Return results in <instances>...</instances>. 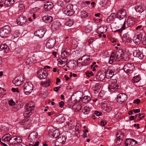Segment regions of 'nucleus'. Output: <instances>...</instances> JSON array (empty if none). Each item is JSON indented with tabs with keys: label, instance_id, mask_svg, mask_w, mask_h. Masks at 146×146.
I'll return each instance as SVG.
<instances>
[{
	"label": "nucleus",
	"instance_id": "obj_1",
	"mask_svg": "<svg viewBox=\"0 0 146 146\" xmlns=\"http://www.w3.org/2000/svg\"><path fill=\"white\" fill-rule=\"evenodd\" d=\"M90 62L89 56L84 55L81 58V59H79L78 60L77 64L79 66H86L89 65Z\"/></svg>",
	"mask_w": 146,
	"mask_h": 146
},
{
	"label": "nucleus",
	"instance_id": "obj_2",
	"mask_svg": "<svg viewBox=\"0 0 146 146\" xmlns=\"http://www.w3.org/2000/svg\"><path fill=\"white\" fill-rule=\"evenodd\" d=\"M11 32V28L9 25L4 26L0 29V36L2 38H5Z\"/></svg>",
	"mask_w": 146,
	"mask_h": 146
},
{
	"label": "nucleus",
	"instance_id": "obj_3",
	"mask_svg": "<svg viewBox=\"0 0 146 146\" xmlns=\"http://www.w3.org/2000/svg\"><path fill=\"white\" fill-rule=\"evenodd\" d=\"M123 69L124 71L128 75L130 76L135 70V67L133 64L128 63L124 66Z\"/></svg>",
	"mask_w": 146,
	"mask_h": 146
},
{
	"label": "nucleus",
	"instance_id": "obj_4",
	"mask_svg": "<svg viewBox=\"0 0 146 146\" xmlns=\"http://www.w3.org/2000/svg\"><path fill=\"white\" fill-rule=\"evenodd\" d=\"M73 7V5L69 4L66 6V8H63L62 11L64 14L68 16H71L74 13Z\"/></svg>",
	"mask_w": 146,
	"mask_h": 146
},
{
	"label": "nucleus",
	"instance_id": "obj_5",
	"mask_svg": "<svg viewBox=\"0 0 146 146\" xmlns=\"http://www.w3.org/2000/svg\"><path fill=\"white\" fill-rule=\"evenodd\" d=\"M110 84L108 86V89L110 92H114L118 89V85L117 84V80L116 79H110Z\"/></svg>",
	"mask_w": 146,
	"mask_h": 146
},
{
	"label": "nucleus",
	"instance_id": "obj_6",
	"mask_svg": "<svg viewBox=\"0 0 146 146\" xmlns=\"http://www.w3.org/2000/svg\"><path fill=\"white\" fill-rule=\"evenodd\" d=\"M116 138L115 140V145H120L122 143L124 134L123 133L120 131L117 132L116 135Z\"/></svg>",
	"mask_w": 146,
	"mask_h": 146
},
{
	"label": "nucleus",
	"instance_id": "obj_7",
	"mask_svg": "<svg viewBox=\"0 0 146 146\" xmlns=\"http://www.w3.org/2000/svg\"><path fill=\"white\" fill-rule=\"evenodd\" d=\"M26 110L24 113L25 116H29L31 115V111L34 110V107L32 105L31 102L27 104L25 106Z\"/></svg>",
	"mask_w": 146,
	"mask_h": 146
},
{
	"label": "nucleus",
	"instance_id": "obj_8",
	"mask_svg": "<svg viewBox=\"0 0 146 146\" xmlns=\"http://www.w3.org/2000/svg\"><path fill=\"white\" fill-rule=\"evenodd\" d=\"M23 90L26 94L30 93L33 89V85L31 83L27 82L23 86Z\"/></svg>",
	"mask_w": 146,
	"mask_h": 146
},
{
	"label": "nucleus",
	"instance_id": "obj_9",
	"mask_svg": "<svg viewBox=\"0 0 146 146\" xmlns=\"http://www.w3.org/2000/svg\"><path fill=\"white\" fill-rule=\"evenodd\" d=\"M66 138L62 135H60L56 139L55 143V146H61L65 142Z\"/></svg>",
	"mask_w": 146,
	"mask_h": 146
},
{
	"label": "nucleus",
	"instance_id": "obj_10",
	"mask_svg": "<svg viewBox=\"0 0 146 146\" xmlns=\"http://www.w3.org/2000/svg\"><path fill=\"white\" fill-rule=\"evenodd\" d=\"M127 99V96L124 94H119L117 96V102L121 104L125 103Z\"/></svg>",
	"mask_w": 146,
	"mask_h": 146
},
{
	"label": "nucleus",
	"instance_id": "obj_11",
	"mask_svg": "<svg viewBox=\"0 0 146 146\" xmlns=\"http://www.w3.org/2000/svg\"><path fill=\"white\" fill-rule=\"evenodd\" d=\"M25 81L23 76H18L15 77L12 81V82L16 86H18L21 84L22 83Z\"/></svg>",
	"mask_w": 146,
	"mask_h": 146
},
{
	"label": "nucleus",
	"instance_id": "obj_12",
	"mask_svg": "<svg viewBox=\"0 0 146 146\" xmlns=\"http://www.w3.org/2000/svg\"><path fill=\"white\" fill-rule=\"evenodd\" d=\"M48 75V73L43 69L39 70L37 72V76L40 79H44Z\"/></svg>",
	"mask_w": 146,
	"mask_h": 146
},
{
	"label": "nucleus",
	"instance_id": "obj_13",
	"mask_svg": "<svg viewBox=\"0 0 146 146\" xmlns=\"http://www.w3.org/2000/svg\"><path fill=\"white\" fill-rule=\"evenodd\" d=\"M119 20L117 22L118 24L121 25V28L115 31V32H119L121 33L125 28L126 19H118Z\"/></svg>",
	"mask_w": 146,
	"mask_h": 146
},
{
	"label": "nucleus",
	"instance_id": "obj_14",
	"mask_svg": "<svg viewBox=\"0 0 146 146\" xmlns=\"http://www.w3.org/2000/svg\"><path fill=\"white\" fill-rule=\"evenodd\" d=\"M137 142L132 139H126L125 141V146H137Z\"/></svg>",
	"mask_w": 146,
	"mask_h": 146
},
{
	"label": "nucleus",
	"instance_id": "obj_15",
	"mask_svg": "<svg viewBox=\"0 0 146 146\" xmlns=\"http://www.w3.org/2000/svg\"><path fill=\"white\" fill-rule=\"evenodd\" d=\"M61 25V24L59 20H55L52 24L51 29L53 31H55L60 27Z\"/></svg>",
	"mask_w": 146,
	"mask_h": 146
},
{
	"label": "nucleus",
	"instance_id": "obj_16",
	"mask_svg": "<svg viewBox=\"0 0 146 146\" xmlns=\"http://www.w3.org/2000/svg\"><path fill=\"white\" fill-rule=\"evenodd\" d=\"M20 123V125H23L24 128L26 129L29 128L31 125V121L27 119L22 120Z\"/></svg>",
	"mask_w": 146,
	"mask_h": 146
},
{
	"label": "nucleus",
	"instance_id": "obj_17",
	"mask_svg": "<svg viewBox=\"0 0 146 146\" xmlns=\"http://www.w3.org/2000/svg\"><path fill=\"white\" fill-rule=\"evenodd\" d=\"M27 21L25 17L23 15H20L17 19V24L20 25H22L25 23Z\"/></svg>",
	"mask_w": 146,
	"mask_h": 146
},
{
	"label": "nucleus",
	"instance_id": "obj_18",
	"mask_svg": "<svg viewBox=\"0 0 146 146\" xmlns=\"http://www.w3.org/2000/svg\"><path fill=\"white\" fill-rule=\"evenodd\" d=\"M38 133L34 131L31 133L28 136V140L30 142H32L36 141L37 139Z\"/></svg>",
	"mask_w": 146,
	"mask_h": 146
},
{
	"label": "nucleus",
	"instance_id": "obj_19",
	"mask_svg": "<svg viewBox=\"0 0 146 146\" xmlns=\"http://www.w3.org/2000/svg\"><path fill=\"white\" fill-rule=\"evenodd\" d=\"M54 7L53 3L47 1L44 5V8L46 11H49L52 9Z\"/></svg>",
	"mask_w": 146,
	"mask_h": 146
},
{
	"label": "nucleus",
	"instance_id": "obj_20",
	"mask_svg": "<svg viewBox=\"0 0 146 146\" xmlns=\"http://www.w3.org/2000/svg\"><path fill=\"white\" fill-rule=\"evenodd\" d=\"M126 11L124 10H120L116 13L117 18L126 19Z\"/></svg>",
	"mask_w": 146,
	"mask_h": 146
},
{
	"label": "nucleus",
	"instance_id": "obj_21",
	"mask_svg": "<svg viewBox=\"0 0 146 146\" xmlns=\"http://www.w3.org/2000/svg\"><path fill=\"white\" fill-rule=\"evenodd\" d=\"M55 42V39L50 38L47 42L46 46L48 48H51L54 46Z\"/></svg>",
	"mask_w": 146,
	"mask_h": 146
},
{
	"label": "nucleus",
	"instance_id": "obj_22",
	"mask_svg": "<svg viewBox=\"0 0 146 146\" xmlns=\"http://www.w3.org/2000/svg\"><path fill=\"white\" fill-rule=\"evenodd\" d=\"M58 66H59L62 67L67 64V59L66 58L62 57L60 59L58 60Z\"/></svg>",
	"mask_w": 146,
	"mask_h": 146
},
{
	"label": "nucleus",
	"instance_id": "obj_23",
	"mask_svg": "<svg viewBox=\"0 0 146 146\" xmlns=\"http://www.w3.org/2000/svg\"><path fill=\"white\" fill-rule=\"evenodd\" d=\"M133 55L135 57L138 58L140 59H142L143 58L144 55L138 49L135 50L133 52Z\"/></svg>",
	"mask_w": 146,
	"mask_h": 146
},
{
	"label": "nucleus",
	"instance_id": "obj_24",
	"mask_svg": "<svg viewBox=\"0 0 146 146\" xmlns=\"http://www.w3.org/2000/svg\"><path fill=\"white\" fill-rule=\"evenodd\" d=\"M42 19L43 21L46 23H50L53 21L52 17L48 15L44 16Z\"/></svg>",
	"mask_w": 146,
	"mask_h": 146
},
{
	"label": "nucleus",
	"instance_id": "obj_25",
	"mask_svg": "<svg viewBox=\"0 0 146 146\" xmlns=\"http://www.w3.org/2000/svg\"><path fill=\"white\" fill-rule=\"evenodd\" d=\"M45 33V31L43 29L38 30L34 33V35L40 38H42Z\"/></svg>",
	"mask_w": 146,
	"mask_h": 146
},
{
	"label": "nucleus",
	"instance_id": "obj_26",
	"mask_svg": "<svg viewBox=\"0 0 146 146\" xmlns=\"http://www.w3.org/2000/svg\"><path fill=\"white\" fill-rule=\"evenodd\" d=\"M67 50L65 48H63L62 49L61 55L62 57L66 58L68 56L69 53Z\"/></svg>",
	"mask_w": 146,
	"mask_h": 146
},
{
	"label": "nucleus",
	"instance_id": "obj_27",
	"mask_svg": "<svg viewBox=\"0 0 146 146\" xmlns=\"http://www.w3.org/2000/svg\"><path fill=\"white\" fill-rule=\"evenodd\" d=\"M134 42L137 44H138L142 40V37L141 36L137 35L135 36L133 39Z\"/></svg>",
	"mask_w": 146,
	"mask_h": 146
},
{
	"label": "nucleus",
	"instance_id": "obj_28",
	"mask_svg": "<svg viewBox=\"0 0 146 146\" xmlns=\"http://www.w3.org/2000/svg\"><path fill=\"white\" fill-rule=\"evenodd\" d=\"M115 69H109L107 71L106 74V76H108V78L112 77L114 75Z\"/></svg>",
	"mask_w": 146,
	"mask_h": 146
},
{
	"label": "nucleus",
	"instance_id": "obj_29",
	"mask_svg": "<svg viewBox=\"0 0 146 146\" xmlns=\"http://www.w3.org/2000/svg\"><path fill=\"white\" fill-rule=\"evenodd\" d=\"M136 21V19L134 18H130L128 19L127 22V25L129 27H131L133 25Z\"/></svg>",
	"mask_w": 146,
	"mask_h": 146
},
{
	"label": "nucleus",
	"instance_id": "obj_30",
	"mask_svg": "<svg viewBox=\"0 0 146 146\" xmlns=\"http://www.w3.org/2000/svg\"><path fill=\"white\" fill-rule=\"evenodd\" d=\"M104 75L101 72L98 73L96 76V79L100 81H102L104 79Z\"/></svg>",
	"mask_w": 146,
	"mask_h": 146
},
{
	"label": "nucleus",
	"instance_id": "obj_31",
	"mask_svg": "<svg viewBox=\"0 0 146 146\" xmlns=\"http://www.w3.org/2000/svg\"><path fill=\"white\" fill-rule=\"evenodd\" d=\"M135 9L137 12L140 14L144 11L145 8L141 5H137L135 7Z\"/></svg>",
	"mask_w": 146,
	"mask_h": 146
},
{
	"label": "nucleus",
	"instance_id": "obj_32",
	"mask_svg": "<svg viewBox=\"0 0 146 146\" xmlns=\"http://www.w3.org/2000/svg\"><path fill=\"white\" fill-rule=\"evenodd\" d=\"M14 2V0H5L4 5L5 7H8L11 6Z\"/></svg>",
	"mask_w": 146,
	"mask_h": 146
},
{
	"label": "nucleus",
	"instance_id": "obj_33",
	"mask_svg": "<svg viewBox=\"0 0 146 146\" xmlns=\"http://www.w3.org/2000/svg\"><path fill=\"white\" fill-rule=\"evenodd\" d=\"M4 137V139H2V141L4 142L5 141H8L9 142L11 139L12 138H13L9 134L6 135L5 136H3L2 138H3Z\"/></svg>",
	"mask_w": 146,
	"mask_h": 146
},
{
	"label": "nucleus",
	"instance_id": "obj_34",
	"mask_svg": "<svg viewBox=\"0 0 146 146\" xmlns=\"http://www.w3.org/2000/svg\"><path fill=\"white\" fill-rule=\"evenodd\" d=\"M82 95V93L80 91L77 92L74 95L75 97L77 99V100H79L80 101L81 100V98Z\"/></svg>",
	"mask_w": 146,
	"mask_h": 146
},
{
	"label": "nucleus",
	"instance_id": "obj_35",
	"mask_svg": "<svg viewBox=\"0 0 146 146\" xmlns=\"http://www.w3.org/2000/svg\"><path fill=\"white\" fill-rule=\"evenodd\" d=\"M107 30V28L106 27L102 26H100L98 29V31L101 33L103 34L106 32Z\"/></svg>",
	"mask_w": 146,
	"mask_h": 146
},
{
	"label": "nucleus",
	"instance_id": "obj_36",
	"mask_svg": "<svg viewBox=\"0 0 146 146\" xmlns=\"http://www.w3.org/2000/svg\"><path fill=\"white\" fill-rule=\"evenodd\" d=\"M122 40L123 41H126L128 40L130 41L131 38L129 36V35L127 33H126L123 35L122 37Z\"/></svg>",
	"mask_w": 146,
	"mask_h": 146
},
{
	"label": "nucleus",
	"instance_id": "obj_37",
	"mask_svg": "<svg viewBox=\"0 0 146 146\" xmlns=\"http://www.w3.org/2000/svg\"><path fill=\"white\" fill-rule=\"evenodd\" d=\"M115 16V13H112L107 18V22L108 23H110L114 19Z\"/></svg>",
	"mask_w": 146,
	"mask_h": 146
},
{
	"label": "nucleus",
	"instance_id": "obj_38",
	"mask_svg": "<svg viewBox=\"0 0 146 146\" xmlns=\"http://www.w3.org/2000/svg\"><path fill=\"white\" fill-rule=\"evenodd\" d=\"M91 100L90 98L88 96H85L82 99V102L84 103H87L89 102Z\"/></svg>",
	"mask_w": 146,
	"mask_h": 146
},
{
	"label": "nucleus",
	"instance_id": "obj_39",
	"mask_svg": "<svg viewBox=\"0 0 146 146\" xmlns=\"http://www.w3.org/2000/svg\"><path fill=\"white\" fill-rule=\"evenodd\" d=\"M52 137L54 138H56L58 137L59 136H60V133L58 130H56L53 131L52 133Z\"/></svg>",
	"mask_w": 146,
	"mask_h": 146
},
{
	"label": "nucleus",
	"instance_id": "obj_40",
	"mask_svg": "<svg viewBox=\"0 0 146 146\" xmlns=\"http://www.w3.org/2000/svg\"><path fill=\"white\" fill-rule=\"evenodd\" d=\"M101 84L100 83L96 84L94 90L95 94L97 93L98 92V91L101 88Z\"/></svg>",
	"mask_w": 146,
	"mask_h": 146
},
{
	"label": "nucleus",
	"instance_id": "obj_41",
	"mask_svg": "<svg viewBox=\"0 0 146 146\" xmlns=\"http://www.w3.org/2000/svg\"><path fill=\"white\" fill-rule=\"evenodd\" d=\"M9 47L8 46L5 44H2L0 46V50H3L6 52L8 50Z\"/></svg>",
	"mask_w": 146,
	"mask_h": 146
},
{
	"label": "nucleus",
	"instance_id": "obj_42",
	"mask_svg": "<svg viewBox=\"0 0 146 146\" xmlns=\"http://www.w3.org/2000/svg\"><path fill=\"white\" fill-rule=\"evenodd\" d=\"M121 54H118V52H116L115 55V59L116 61L118 62L122 58V56H121Z\"/></svg>",
	"mask_w": 146,
	"mask_h": 146
},
{
	"label": "nucleus",
	"instance_id": "obj_43",
	"mask_svg": "<svg viewBox=\"0 0 146 146\" xmlns=\"http://www.w3.org/2000/svg\"><path fill=\"white\" fill-rule=\"evenodd\" d=\"M90 108L86 106H84L82 110V112L85 114H88L90 113Z\"/></svg>",
	"mask_w": 146,
	"mask_h": 146
},
{
	"label": "nucleus",
	"instance_id": "obj_44",
	"mask_svg": "<svg viewBox=\"0 0 146 146\" xmlns=\"http://www.w3.org/2000/svg\"><path fill=\"white\" fill-rule=\"evenodd\" d=\"M50 80H48L47 81L42 82L41 84L44 87H48L50 85Z\"/></svg>",
	"mask_w": 146,
	"mask_h": 146
},
{
	"label": "nucleus",
	"instance_id": "obj_45",
	"mask_svg": "<svg viewBox=\"0 0 146 146\" xmlns=\"http://www.w3.org/2000/svg\"><path fill=\"white\" fill-rule=\"evenodd\" d=\"M75 65L73 62H68L67 64V67L69 68H73Z\"/></svg>",
	"mask_w": 146,
	"mask_h": 146
},
{
	"label": "nucleus",
	"instance_id": "obj_46",
	"mask_svg": "<svg viewBox=\"0 0 146 146\" xmlns=\"http://www.w3.org/2000/svg\"><path fill=\"white\" fill-rule=\"evenodd\" d=\"M122 58L125 61H127L130 58V57L127 54H124L122 56Z\"/></svg>",
	"mask_w": 146,
	"mask_h": 146
},
{
	"label": "nucleus",
	"instance_id": "obj_47",
	"mask_svg": "<svg viewBox=\"0 0 146 146\" xmlns=\"http://www.w3.org/2000/svg\"><path fill=\"white\" fill-rule=\"evenodd\" d=\"M140 79V78L138 76H136L133 78L132 81L134 83H137L138 82Z\"/></svg>",
	"mask_w": 146,
	"mask_h": 146
},
{
	"label": "nucleus",
	"instance_id": "obj_48",
	"mask_svg": "<svg viewBox=\"0 0 146 146\" xmlns=\"http://www.w3.org/2000/svg\"><path fill=\"white\" fill-rule=\"evenodd\" d=\"M81 16L83 18L86 17L88 16V13L84 11H82L81 13Z\"/></svg>",
	"mask_w": 146,
	"mask_h": 146
},
{
	"label": "nucleus",
	"instance_id": "obj_49",
	"mask_svg": "<svg viewBox=\"0 0 146 146\" xmlns=\"http://www.w3.org/2000/svg\"><path fill=\"white\" fill-rule=\"evenodd\" d=\"M33 62V59H31L30 58H28L26 60L25 62L27 64H29L32 63Z\"/></svg>",
	"mask_w": 146,
	"mask_h": 146
},
{
	"label": "nucleus",
	"instance_id": "obj_50",
	"mask_svg": "<svg viewBox=\"0 0 146 146\" xmlns=\"http://www.w3.org/2000/svg\"><path fill=\"white\" fill-rule=\"evenodd\" d=\"M145 18V16L144 15L141 14H140L138 16L137 20L139 21H141L143 20Z\"/></svg>",
	"mask_w": 146,
	"mask_h": 146
},
{
	"label": "nucleus",
	"instance_id": "obj_51",
	"mask_svg": "<svg viewBox=\"0 0 146 146\" xmlns=\"http://www.w3.org/2000/svg\"><path fill=\"white\" fill-rule=\"evenodd\" d=\"M80 128L79 126V124H77L75 128V132L76 134H78L79 133L80 131Z\"/></svg>",
	"mask_w": 146,
	"mask_h": 146
},
{
	"label": "nucleus",
	"instance_id": "obj_52",
	"mask_svg": "<svg viewBox=\"0 0 146 146\" xmlns=\"http://www.w3.org/2000/svg\"><path fill=\"white\" fill-rule=\"evenodd\" d=\"M85 73L86 76L88 78L90 77V76H93L94 75L93 73L92 72L88 71H87Z\"/></svg>",
	"mask_w": 146,
	"mask_h": 146
},
{
	"label": "nucleus",
	"instance_id": "obj_53",
	"mask_svg": "<svg viewBox=\"0 0 146 146\" xmlns=\"http://www.w3.org/2000/svg\"><path fill=\"white\" fill-rule=\"evenodd\" d=\"M73 23L74 22L70 20L67 21L66 24L67 26L70 27L73 25Z\"/></svg>",
	"mask_w": 146,
	"mask_h": 146
},
{
	"label": "nucleus",
	"instance_id": "obj_54",
	"mask_svg": "<svg viewBox=\"0 0 146 146\" xmlns=\"http://www.w3.org/2000/svg\"><path fill=\"white\" fill-rule=\"evenodd\" d=\"M1 132L2 133H4L7 131V128L5 126H3L1 128Z\"/></svg>",
	"mask_w": 146,
	"mask_h": 146
},
{
	"label": "nucleus",
	"instance_id": "obj_55",
	"mask_svg": "<svg viewBox=\"0 0 146 146\" xmlns=\"http://www.w3.org/2000/svg\"><path fill=\"white\" fill-rule=\"evenodd\" d=\"M76 107V109L78 111H79L81 110L82 106L81 104L76 105L75 106Z\"/></svg>",
	"mask_w": 146,
	"mask_h": 146
},
{
	"label": "nucleus",
	"instance_id": "obj_56",
	"mask_svg": "<svg viewBox=\"0 0 146 146\" xmlns=\"http://www.w3.org/2000/svg\"><path fill=\"white\" fill-rule=\"evenodd\" d=\"M19 8H21L20 9H23L25 8V6H24V5L23 3L22 2H20L19 5Z\"/></svg>",
	"mask_w": 146,
	"mask_h": 146
},
{
	"label": "nucleus",
	"instance_id": "obj_57",
	"mask_svg": "<svg viewBox=\"0 0 146 146\" xmlns=\"http://www.w3.org/2000/svg\"><path fill=\"white\" fill-rule=\"evenodd\" d=\"M57 5L59 6L62 7L63 5V2L62 1H59L57 2Z\"/></svg>",
	"mask_w": 146,
	"mask_h": 146
},
{
	"label": "nucleus",
	"instance_id": "obj_58",
	"mask_svg": "<svg viewBox=\"0 0 146 146\" xmlns=\"http://www.w3.org/2000/svg\"><path fill=\"white\" fill-rule=\"evenodd\" d=\"M9 104L11 106H14L15 104V103L13 100H10L9 102Z\"/></svg>",
	"mask_w": 146,
	"mask_h": 146
},
{
	"label": "nucleus",
	"instance_id": "obj_59",
	"mask_svg": "<svg viewBox=\"0 0 146 146\" xmlns=\"http://www.w3.org/2000/svg\"><path fill=\"white\" fill-rule=\"evenodd\" d=\"M101 108L102 109L106 110L107 109L106 104L104 103L102 104L101 106Z\"/></svg>",
	"mask_w": 146,
	"mask_h": 146
},
{
	"label": "nucleus",
	"instance_id": "obj_60",
	"mask_svg": "<svg viewBox=\"0 0 146 146\" xmlns=\"http://www.w3.org/2000/svg\"><path fill=\"white\" fill-rule=\"evenodd\" d=\"M98 66L97 65H95L93 66H90V68L93 71H94L96 70V68H97Z\"/></svg>",
	"mask_w": 146,
	"mask_h": 146
},
{
	"label": "nucleus",
	"instance_id": "obj_61",
	"mask_svg": "<svg viewBox=\"0 0 146 146\" xmlns=\"http://www.w3.org/2000/svg\"><path fill=\"white\" fill-rule=\"evenodd\" d=\"M77 100V98H75V99H74L72 97H71V101H72V102H74L75 103H77L80 101L79 100Z\"/></svg>",
	"mask_w": 146,
	"mask_h": 146
},
{
	"label": "nucleus",
	"instance_id": "obj_62",
	"mask_svg": "<svg viewBox=\"0 0 146 146\" xmlns=\"http://www.w3.org/2000/svg\"><path fill=\"white\" fill-rule=\"evenodd\" d=\"M107 122L104 120H102L101 121V125L102 126H104L107 123Z\"/></svg>",
	"mask_w": 146,
	"mask_h": 146
},
{
	"label": "nucleus",
	"instance_id": "obj_63",
	"mask_svg": "<svg viewBox=\"0 0 146 146\" xmlns=\"http://www.w3.org/2000/svg\"><path fill=\"white\" fill-rule=\"evenodd\" d=\"M95 114L97 116H100L102 115V113L100 111H96L95 112Z\"/></svg>",
	"mask_w": 146,
	"mask_h": 146
},
{
	"label": "nucleus",
	"instance_id": "obj_64",
	"mask_svg": "<svg viewBox=\"0 0 146 146\" xmlns=\"http://www.w3.org/2000/svg\"><path fill=\"white\" fill-rule=\"evenodd\" d=\"M141 102L140 99H137L133 101V103L137 104H139Z\"/></svg>",
	"mask_w": 146,
	"mask_h": 146
}]
</instances>
